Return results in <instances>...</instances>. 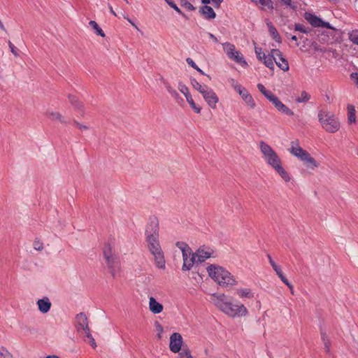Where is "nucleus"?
<instances>
[{
    "label": "nucleus",
    "instance_id": "34",
    "mask_svg": "<svg viewBox=\"0 0 358 358\" xmlns=\"http://www.w3.org/2000/svg\"><path fill=\"white\" fill-rule=\"evenodd\" d=\"M89 25L90 27L93 29L95 31V33L101 36V37H104L105 36V34L104 32L103 31V30L99 27V26L98 25V24L94 21V20H91L90 22H89Z\"/></svg>",
    "mask_w": 358,
    "mask_h": 358
},
{
    "label": "nucleus",
    "instance_id": "5",
    "mask_svg": "<svg viewBox=\"0 0 358 358\" xmlns=\"http://www.w3.org/2000/svg\"><path fill=\"white\" fill-rule=\"evenodd\" d=\"M259 149L266 163L273 169L282 162L277 152L264 141H260Z\"/></svg>",
    "mask_w": 358,
    "mask_h": 358
},
{
    "label": "nucleus",
    "instance_id": "21",
    "mask_svg": "<svg viewBox=\"0 0 358 358\" xmlns=\"http://www.w3.org/2000/svg\"><path fill=\"white\" fill-rule=\"evenodd\" d=\"M199 12L206 20H212L216 17V14L213 9L208 5L202 6L200 8Z\"/></svg>",
    "mask_w": 358,
    "mask_h": 358
},
{
    "label": "nucleus",
    "instance_id": "27",
    "mask_svg": "<svg viewBox=\"0 0 358 358\" xmlns=\"http://www.w3.org/2000/svg\"><path fill=\"white\" fill-rule=\"evenodd\" d=\"M273 169L280 176L283 180H290V176L289 173L286 171V170L282 167V162L280 164H278L275 168H273Z\"/></svg>",
    "mask_w": 358,
    "mask_h": 358
},
{
    "label": "nucleus",
    "instance_id": "2",
    "mask_svg": "<svg viewBox=\"0 0 358 358\" xmlns=\"http://www.w3.org/2000/svg\"><path fill=\"white\" fill-rule=\"evenodd\" d=\"M206 270L208 275L222 287H231L238 285L236 278L222 266L210 264Z\"/></svg>",
    "mask_w": 358,
    "mask_h": 358
},
{
    "label": "nucleus",
    "instance_id": "35",
    "mask_svg": "<svg viewBox=\"0 0 358 358\" xmlns=\"http://www.w3.org/2000/svg\"><path fill=\"white\" fill-rule=\"evenodd\" d=\"M231 87L236 90V92L241 96L244 91L247 89L243 87L241 85L238 84L234 79L230 80Z\"/></svg>",
    "mask_w": 358,
    "mask_h": 358
},
{
    "label": "nucleus",
    "instance_id": "59",
    "mask_svg": "<svg viewBox=\"0 0 358 358\" xmlns=\"http://www.w3.org/2000/svg\"><path fill=\"white\" fill-rule=\"evenodd\" d=\"M267 257H268V262H269L271 266H272V264H275V262L273 260V259L270 255H268Z\"/></svg>",
    "mask_w": 358,
    "mask_h": 358
},
{
    "label": "nucleus",
    "instance_id": "7",
    "mask_svg": "<svg viewBox=\"0 0 358 358\" xmlns=\"http://www.w3.org/2000/svg\"><path fill=\"white\" fill-rule=\"evenodd\" d=\"M177 246H178L182 252L183 257V264L182 269L183 271H189L193 266L194 264L198 262L194 254H191L190 249L184 243H177Z\"/></svg>",
    "mask_w": 358,
    "mask_h": 358
},
{
    "label": "nucleus",
    "instance_id": "41",
    "mask_svg": "<svg viewBox=\"0 0 358 358\" xmlns=\"http://www.w3.org/2000/svg\"><path fill=\"white\" fill-rule=\"evenodd\" d=\"M186 62L194 68L195 70H196L198 72H199L201 74L204 75V72L195 64V62L189 57L186 59Z\"/></svg>",
    "mask_w": 358,
    "mask_h": 358
},
{
    "label": "nucleus",
    "instance_id": "15",
    "mask_svg": "<svg viewBox=\"0 0 358 358\" xmlns=\"http://www.w3.org/2000/svg\"><path fill=\"white\" fill-rule=\"evenodd\" d=\"M213 250L210 248L201 247L194 253L198 262L201 263L210 258L213 254Z\"/></svg>",
    "mask_w": 358,
    "mask_h": 358
},
{
    "label": "nucleus",
    "instance_id": "44",
    "mask_svg": "<svg viewBox=\"0 0 358 358\" xmlns=\"http://www.w3.org/2000/svg\"><path fill=\"white\" fill-rule=\"evenodd\" d=\"M0 358H13L12 355L5 348H0Z\"/></svg>",
    "mask_w": 358,
    "mask_h": 358
},
{
    "label": "nucleus",
    "instance_id": "19",
    "mask_svg": "<svg viewBox=\"0 0 358 358\" xmlns=\"http://www.w3.org/2000/svg\"><path fill=\"white\" fill-rule=\"evenodd\" d=\"M266 25L268 27V32H269L271 36L272 37V38L278 43H282L281 37H280V34H278L275 27L272 24V22L271 21H269L268 20H266Z\"/></svg>",
    "mask_w": 358,
    "mask_h": 358
},
{
    "label": "nucleus",
    "instance_id": "58",
    "mask_svg": "<svg viewBox=\"0 0 358 358\" xmlns=\"http://www.w3.org/2000/svg\"><path fill=\"white\" fill-rule=\"evenodd\" d=\"M207 35L208 36V37L212 39L215 43H217L218 42V40L217 38L211 33H209L208 32L207 33Z\"/></svg>",
    "mask_w": 358,
    "mask_h": 358
},
{
    "label": "nucleus",
    "instance_id": "60",
    "mask_svg": "<svg viewBox=\"0 0 358 358\" xmlns=\"http://www.w3.org/2000/svg\"><path fill=\"white\" fill-rule=\"evenodd\" d=\"M108 7H109V9H110V13H111L113 15L116 16V13H115V12L113 10V7H112L110 5H109V6H108Z\"/></svg>",
    "mask_w": 358,
    "mask_h": 358
},
{
    "label": "nucleus",
    "instance_id": "22",
    "mask_svg": "<svg viewBox=\"0 0 358 358\" xmlns=\"http://www.w3.org/2000/svg\"><path fill=\"white\" fill-rule=\"evenodd\" d=\"M236 294L242 299H252L255 296V294L252 292L251 289L248 287L236 289Z\"/></svg>",
    "mask_w": 358,
    "mask_h": 358
},
{
    "label": "nucleus",
    "instance_id": "33",
    "mask_svg": "<svg viewBox=\"0 0 358 358\" xmlns=\"http://www.w3.org/2000/svg\"><path fill=\"white\" fill-rule=\"evenodd\" d=\"M190 83L193 88L199 92L201 94L208 87L207 85H201L199 83L195 78H191Z\"/></svg>",
    "mask_w": 358,
    "mask_h": 358
},
{
    "label": "nucleus",
    "instance_id": "61",
    "mask_svg": "<svg viewBox=\"0 0 358 358\" xmlns=\"http://www.w3.org/2000/svg\"><path fill=\"white\" fill-rule=\"evenodd\" d=\"M201 2L205 4V5H207L210 3V0H201Z\"/></svg>",
    "mask_w": 358,
    "mask_h": 358
},
{
    "label": "nucleus",
    "instance_id": "56",
    "mask_svg": "<svg viewBox=\"0 0 358 358\" xmlns=\"http://www.w3.org/2000/svg\"><path fill=\"white\" fill-rule=\"evenodd\" d=\"M222 1L223 0H210V2L212 1L215 7L219 8Z\"/></svg>",
    "mask_w": 358,
    "mask_h": 358
},
{
    "label": "nucleus",
    "instance_id": "6",
    "mask_svg": "<svg viewBox=\"0 0 358 358\" xmlns=\"http://www.w3.org/2000/svg\"><path fill=\"white\" fill-rule=\"evenodd\" d=\"M335 28L331 24L323 21L321 18L315 15V36L322 42H327L330 38V31H334Z\"/></svg>",
    "mask_w": 358,
    "mask_h": 358
},
{
    "label": "nucleus",
    "instance_id": "48",
    "mask_svg": "<svg viewBox=\"0 0 358 358\" xmlns=\"http://www.w3.org/2000/svg\"><path fill=\"white\" fill-rule=\"evenodd\" d=\"M113 255V251H112V248L109 245H106L103 249L104 257L110 256V255Z\"/></svg>",
    "mask_w": 358,
    "mask_h": 358
},
{
    "label": "nucleus",
    "instance_id": "50",
    "mask_svg": "<svg viewBox=\"0 0 358 358\" xmlns=\"http://www.w3.org/2000/svg\"><path fill=\"white\" fill-rule=\"evenodd\" d=\"M350 38L353 43L358 45V31L352 32L350 35Z\"/></svg>",
    "mask_w": 358,
    "mask_h": 358
},
{
    "label": "nucleus",
    "instance_id": "12",
    "mask_svg": "<svg viewBox=\"0 0 358 358\" xmlns=\"http://www.w3.org/2000/svg\"><path fill=\"white\" fill-rule=\"evenodd\" d=\"M182 337L179 333H173L170 336L169 348L172 352L177 353L181 350Z\"/></svg>",
    "mask_w": 358,
    "mask_h": 358
},
{
    "label": "nucleus",
    "instance_id": "55",
    "mask_svg": "<svg viewBox=\"0 0 358 358\" xmlns=\"http://www.w3.org/2000/svg\"><path fill=\"white\" fill-rule=\"evenodd\" d=\"M157 329L158 331L157 337H158V338L160 339L162 338V332L164 331L163 327H162V326L161 324L157 323Z\"/></svg>",
    "mask_w": 358,
    "mask_h": 358
},
{
    "label": "nucleus",
    "instance_id": "49",
    "mask_svg": "<svg viewBox=\"0 0 358 358\" xmlns=\"http://www.w3.org/2000/svg\"><path fill=\"white\" fill-rule=\"evenodd\" d=\"M73 124L76 127V128H78V129H80V130H88L89 129L88 126H87L85 124H83L76 120L73 121Z\"/></svg>",
    "mask_w": 358,
    "mask_h": 358
},
{
    "label": "nucleus",
    "instance_id": "16",
    "mask_svg": "<svg viewBox=\"0 0 358 358\" xmlns=\"http://www.w3.org/2000/svg\"><path fill=\"white\" fill-rule=\"evenodd\" d=\"M76 324L78 330L80 329L83 330L84 333L86 334L87 331H90V329L88 327V321L87 316L84 313H79L76 316Z\"/></svg>",
    "mask_w": 358,
    "mask_h": 358
},
{
    "label": "nucleus",
    "instance_id": "14",
    "mask_svg": "<svg viewBox=\"0 0 358 358\" xmlns=\"http://www.w3.org/2000/svg\"><path fill=\"white\" fill-rule=\"evenodd\" d=\"M268 101L272 103L279 112L289 116L294 115L293 111L285 106L275 94H273Z\"/></svg>",
    "mask_w": 358,
    "mask_h": 358
},
{
    "label": "nucleus",
    "instance_id": "23",
    "mask_svg": "<svg viewBox=\"0 0 358 358\" xmlns=\"http://www.w3.org/2000/svg\"><path fill=\"white\" fill-rule=\"evenodd\" d=\"M255 5L260 6L262 10H273V5L271 0H250Z\"/></svg>",
    "mask_w": 358,
    "mask_h": 358
},
{
    "label": "nucleus",
    "instance_id": "38",
    "mask_svg": "<svg viewBox=\"0 0 358 358\" xmlns=\"http://www.w3.org/2000/svg\"><path fill=\"white\" fill-rule=\"evenodd\" d=\"M311 98L310 94H308L306 91L301 92V94L296 99L298 103H306Z\"/></svg>",
    "mask_w": 358,
    "mask_h": 358
},
{
    "label": "nucleus",
    "instance_id": "11",
    "mask_svg": "<svg viewBox=\"0 0 358 358\" xmlns=\"http://www.w3.org/2000/svg\"><path fill=\"white\" fill-rule=\"evenodd\" d=\"M178 90H180V92L182 94H184V96L186 98L187 101L190 105V106L193 109V110L196 113H200V112L201 110V108L200 106L196 105V103H194V101L192 97V95L189 93L188 87L182 83H179Z\"/></svg>",
    "mask_w": 358,
    "mask_h": 358
},
{
    "label": "nucleus",
    "instance_id": "40",
    "mask_svg": "<svg viewBox=\"0 0 358 358\" xmlns=\"http://www.w3.org/2000/svg\"><path fill=\"white\" fill-rule=\"evenodd\" d=\"M166 3L172 8H173L178 14L185 16V14L181 11V10L177 6V5L173 2V0H164Z\"/></svg>",
    "mask_w": 358,
    "mask_h": 358
},
{
    "label": "nucleus",
    "instance_id": "63",
    "mask_svg": "<svg viewBox=\"0 0 358 358\" xmlns=\"http://www.w3.org/2000/svg\"><path fill=\"white\" fill-rule=\"evenodd\" d=\"M127 3H129V0H124Z\"/></svg>",
    "mask_w": 358,
    "mask_h": 358
},
{
    "label": "nucleus",
    "instance_id": "28",
    "mask_svg": "<svg viewBox=\"0 0 358 358\" xmlns=\"http://www.w3.org/2000/svg\"><path fill=\"white\" fill-rule=\"evenodd\" d=\"M321 338L324 343L326 352H329L330 351L331 341L327 331L323 329H321Z\"/></svg>",
    "mask_w": 358,
    "mask_h": 358
},
{
    "label": "nucleus",
    "instance_id": "4",
    "mask_svg": "<svg viewBox=\"0 0 358 358\" xmlns=\"http://www.w3.org/2000/svg\"><path fill=\"white\" fill-rule=\"evenodd\" d=\"M318 119L322 128L329 133H335L340 129L339 120L331 112L322 110L318 113Z\"/></svg>",
    "mask_w": 358,
    "mask_h": 358
},
{
    "label": "nucleus",
    "instance_id": "10",
    "mask_svg": "<svg viewBox=\"0 0 358 358\" xmlns=\"http://www.w3.org/2000/svg\"><path fill=\"white\" fill-rule=\"evenodd\" d=\"M203 99L207 104L213 109L217 108V103L219 101V98L213 89L208 87L201 93Z\"/></svg>",
    "mask_w": 358,
    "mask_h": 358
},
{
    "label": "nucleus",
    "instance_id": "8",
    "mask_svg": "<svg viewBox=\"0 0 358 358\" xmlns=\"http://www.w3.org/2000/svg\"><path fill=\"white\" fill-rule=\"evenodd\" d=\"M145 240L159 237V223L157 217L152 216L145 226Z\"/></svg>",
    "mask_w": 358,
    "mask_h": 358
},
{
    "label": "nucleus",
    "instance_id": "1",
    "mask_svg": "<svg viewBox=\"0 0 358 358\" xmlns=\"http://www.w3.org/2000/svg\"><path fill=\"white\" fill-rule=\"evenodd\" d=\"M211 300L220 310L230 317H245L248 315V310L243 303L239 301L233 303L224 294H214Z\"/></svg>",
    "mask_w": 358,
    "mask_h": 358
},
{
    "label": "nucleus",
    "instance_id": "54",
    "mask_svg": "<svg viewBox=\"0 0 358 358\" xmlns=\"http://www.w3.org/2000/svg\"><path fill=\"white\" fill-rule=\"evenodd\" d=\"M305 19L312 25L313 26V14L306 13H305Z\"/></svg>",
    "mask_w": 358,
    "mask_h": 358
},
{
    "label": "nucleus",
    "instance_id": "18",
    "mask_svg": "<svg viewBox=\"0 0 358 358\" xmlns=\"http://www.w3.org/2000/svg\"><path fill=\"white\" fill-rule=\"evenodd\" d=\"M149 309L154 314H159L163 311V306L153 297L149 298Z\"/></svg>",
    "mask_w": 358,
    "mask_h": 358
},
{
    "label": "nucleus",
    "instance_id": "29",
    "mask_svg": "<svg viewBox=\"0 0 358 358\" xmlns=\"http://www.w3.org/2000/svg\"><path fill=\"white\" fill-rule=\"evenodd\" d=\"M348 120L350 124L356 122V110L355 106L350 104L348 106Z\"/></svg>",
    "mask_w": 358,
    "mask_h": 358
},
{
    "label": "nucleus",
    "instance_id": "24",
    "mask_svg": "<svg viewBox=\"0 0 358 358\" xmlns=\"http://www.w3.org/2000/svg\"><path fill=\"white\" fill-rule=\"evenodd\" d=\"M241 98L245 101V103L250 108H255L256 106V103L255 102L254 99L252 98V95L249 93V92L246 90L243 92V93L241 94Z\"/></svg>",
    "mask_w": 358,
    "mask_h": 358
},
{
    "label": "nucleus",
    "instance_id": "30",
    "mask_svg": "<svg viewBox=\"0 0 358 358\" xmlns=\"http://www.w3.org/2000/svg\"><path fill=\"white\" fill-rule=\"evenodd\" d=\"M45 115L48 118L52 120H57L62 123L64 122V117L58 112L48 110L46 112Z\"/></svg>",
    "mask_w": 358,
    "mask_h": 358
},
{
    "label": "nucleus",
    "instance_id": "64",
    "mask_svg": "<svg viewBox=\"0 0 358 358\" xmlns=\"http://www.w3.org/2000/svg\"><path fill=\"white\" fill-rule=\"evenodd\" d=\"M357 155H358V152H357Z\"/></svg>",
    "mask_w": 358,
    "mask_h": 358
},
{
    "label": "nucleus",
    "instance_id": "51",
    "mask_svg": "<svg viewBox=\"0 0 358 358\" xmlns=\"http://www.w3.org/2000/svg\"><path fill=\"white\" fill-rule=\"evenodd\" d=\"M85 334H86V336L89 338L90 343L92 345V347L93 348H95L96 347V342H95V340L94 339V338L92 337V334H90V332L87 331V333H86Z\"/></svg>",
    "mask_w": 358,
    "mask_h": 358
},
{
    "label": "nucleus",
    "instance_id": "36",
    "mask_svg": "<svg viewBox=\"0 0 358 358\" xmlns=\"http://www.w3.org/2000/svg\"><path fill=\"white\" fill-rule=\"evenodd\" d=\"M231 87L236 90V92L241 96L244 91L247 89L243 87L241 85L238 84L234 79L230 80Z\"/></svg>",
    "mask_w": 358,
    "mask_h": 358
},
{
    "label": "nucleus",
    "instance_id": "3",
    "mask_svg": "<svg viewBox=\"0 0 358 358\" xmlns=\"http://www.w3.org/2000/svg\"><path fill=\"white\" fill-rule=\"evenodd\" d=\"M149 252L154 258L155 266L164 269L166 266L164 254L161 247L159 238L145 240Z\"/></svg>",
    "mask_w": 358,
    "mask_h": 358
},
{
    "label": "nucleus",
    "instance_id": "62",
    "mask_svg": "<svg viewBox=\"0 0 358 358\" xmlns=\"http://www.w3.org/2000/svg\"><path fill=\"white\" fill-rule=\"evenodd\" d=\"M291 39H292V40H293V41H296V40H297V38H296V36H292L291 37Z\"/></svg>",
    "mask_w": 358,
    "mask_h": 358
},
{
    "label": "nucleus",
    "instance_id": "52",
    "mask_svg": "<svg viewBox=\"0 0 358 358\" xmlns=\"http://www.w3.org/2000/svg\"><path fill=\"white\" fill-rule=\"evenodd\" d=\"M255 54H256L257 57L258 58V59L259 61L263 60L262 55L264 54V53L262 52V48L256 47L255 49Z\"/></svg>",
    "mask_w": 358,
    "mask_h": 358
},
{
    "label": "nucleus",
    "instance_id": "39",
    "mask_svg": "<svg viewBox=\"0 0 358 358\" xmlns=\"http://www.w3.org/2000/svg\"><path fill=\"white\" fill-rule=\"evenodd\" d=\"M106 259V262L110 268H112L114 266L115 263L117 262V257L115 255H110L108 257H104Z\"/></svg>",
    "mask_w": 358,
    "mask_h": 358
},
{
    "label": "nucleus",
    "instance_id": "37",
    "mask_svg": "<svg viewBox=\"0 0 358 358\" xmlns=\"http://www.w3.org/2000/svg\"><path fill=\"white\" fill-rule=\"evenodd\" d=\"M258 90L259 92L268 99L269 100L271 97L273 95V94L271 92L267 90L264 85L262 83H258L257 85Z\"/></svg>",
    "mask_w": 358,
    "mask_h": 358
},
{
    "label": "nucleus",
    "instance_id": "46",
    "mask_svg": "<svg viewBox=\"0 0 358 358\" xmlns=\"http://www.w3.org/2000/svg\"><path fill=\"white\" fill-rule=\"evenodd\" d=\"M180 358H193L190 355V352L188 350H182L179 353Z\"/></svg>",
    "mask_w": 358,
    "mask_h": 358
},
{
    "label": "nucleus",
    "instance_id": "13",
    "mask_svg": "<svg viewBox=\"0 0 358 358\" xmlns=\"http://www.w3.org/2000/svg\"><path fill=\"white\" fill-rule=\"evenodd\" d=\"M271 53L273 54L276 65L283 71H287L289 70V64L287 60L283 57L281 51L278 49H272Z\"/></svg>",
    "mask_w": 358,
    "mask_h": 358
},
{
    "label": "nucleus",
    "instance_id": "20",
    "mask_svg": "<svg viewBox=\"0 0 358 358\" xmlns=\"http://www.w3.org/2000/svg\"><path fill=\"white\" fill-rule=\"evenodd\" d=\"M272 268L275 271L278 276L280 278V280L288 286V287L290 289L292 294H293V287L292 285L289 282L287 279L285 278V276L283 275L281 267L278 266L276 263L272 264Z\"/></svg>",
    "mask_w": 358,
    "mask_h": 358
},
{
    "label": "nucleus",
    "instance_id": "25",
    "mask_svg": "<svg viewBox=\"0 0 358 358\" xmlns=\"http://www.w3.org/2000/svg\"><path fill=\"white\" fill-rule=\"evenodd\" d=\"M69 100L75 108L80 110L81 115L83 116L84 106L83 104L78 100V99L73 95H69Z\"/></svg>",
    "mask_w": 358,
    "mask_h": 358
},
{
    "label": "nucleus",
    "instance_id": "45",
    "mask_svg": "<svg viewBox=\"0 0 358 358\" xmlns=\"http://www.w3.org/2000/svg\"><path fill=\"white\" fill-rule=\"evenodd\" d=\"M166 90L173 97L177 99L179 96V94L176 90L172 88L170 85H166Z\"/></svg>",
    "mask_w": 358,
    "mask_h": 358
},
{
    "label": "nucleus",
    "instance_id": "32",
    "mask_svg": "<svg viewBox=\"0 0 358 358\" xmlns=\"http://www.w3.org/2000/svg\"><path fill=\"white\" fill-rule=\"evenodd\" d=\"M222 46L223 50L228 57H231V54L236 51L235 45L229 42L222 43Z\"/></svg>",
    "mask_w": 358,
    "mask_h": 358
},
{
    "label": "nucleus",
    "instance_id": "42",
    "mask_svg": "<svg viewBox=\"0 0 358 358\" xmlns=\"http://www.w3.org/2000/svg\"><path fill=\"white\" fill-rule=\"evenodd\" d=\"M34 250L41 251L43 250V243L38 238H36L33 243Z\"/></svg>",
    "mask_w": 358,
    "mask_h": 358
},
{
    "label": "nucleus",
    "instance_id": "53",
    "mask_svg": "<svg viewBox=\"0 0 358 358\" xmlns=\"http://www.w3.org/2000/svg\"><path fill=\"white\" fill-rule=\"evenodd\" d=\"M295 30L298 31L303 32V33H307V29L301 24H295Z\"/></svg>",
    "mask_w": 358,
    "mask_h": 358
},
{
    "label": "nucleus",
    "instance_id": "17",
    "mask_svg": "<svg viewBox=\"0 0 358 358\" xmlns=\"http://www.w3.org/2000/svg\"><path fill=\"white\" fill-rule=\"evenodd\" d=\"M39 311L43 313H47L51 308L52 303L48 297L44 296L36 301Z\"/></svg>",
    "mask_w": 358,
    "mask_h": 358
},
{
    "label": "nucleus",
    "instance_id": "47",
    "mask_svg": "<svg viewBox=\"0 0 358 358\" xmlns=\"http://www.w3.org/2000/svg\"><path fill=\"white\" fill-rule=\"evenodd\" d=\"M8 46L11 52L15 55V57H18V49L10 41H8Z\"/></svg>",
    "mask_w": 358,
    "mask_h": 358
},
{
    "label": "nucleus",
    "instance_id": "31",
    "mask_svg": "<svg viewBox=\"0 0 358 358\" xmlns=\"http://www.w3.org/2000/svg\"><path fill=\"white\" fill-rule=\"evenodd\" d=\"M230 59H232L235 61L238 64H243L245 65L247 64L245 60L243 58V56L238 51H235L233 52L231 55V57H229Z\"/></svg>",
    "mask_w": 358,
    "mask_h": 358
},
{
    "label": "nucleus",
    "instance_id": "9",
    "mask_svg": "<svg viewBox=\"0 0 358 358\" xmlns=\"http://www.w3.org/2000/svg\"><path fill=\"white\" fill-rule=\"evenodd\" d=\"M289 152L292 155L299 159L304 164H311L313 162L309 153L299 146L296 143L292 142Z\"/></svg>",
    "mask_w": 358,
    "mask_h": 358
},
{
    "label": "nucleus",
    "instance_id": "57",
    "mask_svg": "<svg viewBox=\"0 0 358 358\" xmlns=\"http://www.w3.org/2000/svg\"><path fill=\"white\" fill-rule=\"evenodd\" d=\"M350 76L355 80V83L358 85V73H352Z\"/></svg>",
    "mask_w": 358,
    "mask_h": 358
},
{
    "label": "nucleus",
    "instance_id": "26",
    "mask_svg": "<svg viewBox=\"0 0 358 358\" xmlns=\"http://www.w3.org/2000/svg\"><path fill=\"white\" fill-rule=\"evenodd\" d=\"M262 57L263 60L261 62H263L266 67L269 68L270 69H273L274 68L273 61L275 62L273 54L271 52L268 55L263 54Z\"/></svg>",
    "mask_w": 358,
    "mask_h": 358
},
{
    "label": "nucleus",
    "instance_id": "43",
    "mask_svg": "<svg viewBox=\"0 0 358 358\" xmlns=\"http://www.w3.org/2000/svg\"><path fill=\"white\" fill-rule=\"evenodd\" d=\"M180 4L188 10L192 11L195 10V7L188 0H180Z\"/></svg>",
    "mask_w": 358,
    "mask_h": 358
}]
</instances>
